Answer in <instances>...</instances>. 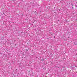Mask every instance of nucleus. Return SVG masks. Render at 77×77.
Instances as JSON below:
<instances>
[{
	"mask_svg": "<svg viewBox=\"0 0 77 77\" xmlns=\"http://www.w3.org/2000/svg\"><path fill=\"white\" fill-rule=\"evenodd\" d=\"M72 8H73V7H72Z\"/></svg>",
	"mask_w": 77,
	"mask_h": 77,
	"instance_id": "f257e3e1",
	"label": "nucleus"
}]
</instances>
